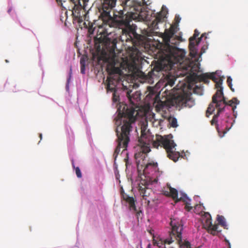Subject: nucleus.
<instances>
[{
    "label": "nucleus",
    "instance_id": "1",
    "mask_svg": "<svg viewBox=\"0 0 248 248\" xmlns=\"http://www.w3.org/2000/svg\"><path fill=\"white\" fill-rule=\"evenodd\" d=\"M153 138L149 130L147 129V126H142L141 128V136L139 139V145L140 146L141 149L140 152L135 154V157L138 169H139L140 166L141 169H143V172L145 173L156 172L158 170L157 162L146 161L145 159L147 156V154L151 151V144L156 148L159 146L163 147L166 151L167 157L174 162H176L181 156L180 153L176 151V144L173 140L169 138V135L164 137L156 135L155 140Z\"/></svg>",
    "mask_w": 248,
    "mask_h": 248
},
{
    "label": "nucleus",
    "instance_id": "2",
    "mask_svg": "<svg viewBox=\"0 0 248 248\" xmlns=\"http://www.w3.org/2000/svg\"><path fill=\"white\" fill-rule=\"evenodd\" d=\"M139 112L133 107L125 106L124 110H120L115 118L116 128L115 132L117 137V145L115 149L113 156L116 159L122 149V153L127 150L130 141L129 135L132 131L133 125L136 121Z\"/></svg>",
    "mask_w": 248,
    "mask_h": 248
},
{
    "label": "nucleus",
    "instance_id": "3",
    "mask_svg": "<svg viewBox=\"0 0 248 248\" xmlns=\"http://www.w3.org/2000/svg\"><path fill=\"white\" fill-rule=\"evenodd\" d=\"M174 33L172 26L170 30L165 32L163 37L164 44L158 51L160 62L154 67L153 71L150 73L151 75L154 71H158L165 68V66H162V64L167 65V69H172L174 64L181 63L183 61L186 54V51L170 45V39Z\"/></svg>",
    "mask_w": 248,
    "mask_h": 248
},
{
    "label": "nucleus",
    "instance_id": "4",
    "mask_svg": "<svg viewBox=\"0 0 248 248\" xmlns=\"http://www.w3.org/2000/svg\"><path fill=\"white\" fill-rule=\"evenodd\" d=\"M176 78L174 76L168 75L166 78V83L165 87L162 89L165 90L163 93L168 97L172 106L176 107H188L191 108L195 105L194 100L191 97V94L183 89L174 88L169 90L166 88L170 86L172 87L174 84Z\"/></svg>",
    "mask_w": 248,
    "mask_h": 248
},
{
    "label": "nucleus",
    "instance_id": "5",
    "mask_svg": "<svg viewBox=\"0 0 248 248\" xmlns=\"http://www.w3.org/2000/svg\"><path fill=\"white\" fill-rule=\"evenodd\" d=\"M121 5L123 7V10L115 12L114 17L117 21L125 27L130 26V22L137 17L136 14L134 11L139 5V2L136 0H120Z\"/></svg>",
    "mask_w": 248,
    "mask_h": 248
},
{
    "label": "nucleus",
    "instance_id": "6",
    "mask_svg": "<svg viewBox=\"0 0 248 248\" xmlns=\"http://www.w3.org/2000/svg\"><path fill=\"white\" fill-rule=\"evenodd\" d=\"M239 103V101L235 97L227 101L224 96L223 87H221L217 90L215 94L212 96V102L209 105L206 112V116L208 117L214 113L216 108L217 109H219V108H222V112L224 111L227 105L232 107L234 112L236 108V105Z\"/></svg>",
    "mask_w": 248,
    "mask_h": 248
},
{
    "label": "nucleus",
    "instance_id": "7",
    "mask_svg": "<svg viewBox=\"0 0 248 248\" xmlns=\"http://www.w3.org/2000/svg\"><path fill=\"white\" fill-rule=\"evenodd\" d=\"M65 10L72 12V15L79 16V11L86 10L88 0H56Z\"/></svg>",
    "mask_w": 248,
    "mask_h": 248
},
{
    "label": "nucleus",
    "instance_id": "8",
    "mask_svg": "<svg viewBox=\"0 0 248 248\" xmlns=\"http://www.w3.org/2000/svg\"><path fill=\"white\" fill-rule=\"evenodd\" d=\"M117 0H104L102 3V12L101 14L104 25L113 26V18L110 15V11L115 7Z\"/></svg>",
    "mask_w": 248,
    "mask_h": 248
},
{
    "label": "nucleus",
    "instance_id": "9",
    "mask_svg": "<svg viewBox=\"0 0 248 248\" xmlns=\"http://www.w3.org/2000/svg\"><path fill=\"white\" fill-rule=\"evenodd\" d=\"M170 225L176 232L174 233L173 239L174 241H177L180 248H191L190 243L188 241L184 240L183 241L182 231L183 227L181 221H178L175 219H171Z\"/></svg>",
    "mask_w": 248,
    "mask_h": 248
},
{
    "label": "nucleus",
    "instance_id": "10",
    "mask_svg": "<svg viewBox=\"0 0 248 248\" xmlns=\"http://www.w3.org/2000/svg\"><path fill=\"white\" fill-rule=\"evenodd\" d=\"M108 33L105 27L104 29H102V31L99 34H97L94 37L95 43V44H104L106 47L110 49V53H115L117 41L115 39L111 40L108 37Z\"/></svg>",
    "mask_w": 248,
    "mask_h": 248
},
{
    "label": "nucleus",
    "instance_id": "11",
    "mask_svg": "<svg viewBox=\"0 0 248 248\" xmlns=\"http://www.w3.org/2000/svg\"><path fill=\"white\" fill-rule=\"evenodd\" d=\"M199 34L200 32L197 29H196L194 31V33L193 35L189 39V49L190 51L189 54L192 58H195L197 55L198 49L197 47L200 43L202 38L206 35V33L202 34L200 38H198L197 40H196V38L199 35Z\"/></svg>",
    "mask_w": 248,
    "mask_h": 248
},
{
    "label": "nucleus",
    "instance_id": "12",
    "mask_svg": "<svg viewBox=\"0 0 248 248\" xmlns=\"http://www.w3.org/2000/svg\"><path fill=\"white\" fill-rule=\"evenodd\" d=\"M200 80L204 82L205 83H208L209 79H212L216 83V88L220 89L222 87L223 78L221 77H217L214 73L203 74L199 76Z\"/></svg>",
    "mask_w": 248,
    "mask_h": 248
},
{
    "label": "nucleus",
    "instance_id": "13",
    "mask_svg": "<svg viewBox=\"0 0 248 248\" xmlns=\"http://www.w3.org/2000/svg\"><path fill=\"white\" fill-rule=\"evenodd\" d=\"M204 216L206 218L204 226L206 228L209 233H210L213 235H217L218 232H220L221 231L217 230L218 225L215 224L213 225L212 223V219L211 215L208 213H205Z\"/></svg>",
    "mask_w": 248,
    "mask_h": 248
},
{
    "label": "nucleus",
    "instance_id": "14",
    "mask_svg": "<svg viewBox=\"0 0 248 248\" xmlns=\"http://www.w3.org/2000/svg\"><path fill=\"white\" fill-rule=\"evenodd\" d=\"M119 77L117 75L113 77L108 78L107 79L108 83L107 85V90L108 92H113V98L114 101H117L116 98L115 92L116 91V87L119 81Z\"/></svg>",
    "mask_w": 248,
    "mask_h": 248
},
{
    "label": "nucleus",
    "instance_id": "15",
    "mask_svg": "<svg viewBox=\"0 0 248 248\" xmlns=\"http://www.w3.org/2000/svg\"><path fill=\"white\" fill-rule=\"evenodd\" d=\"M176 232L173 229V227H171V231L170 232V236L169 238L165 239L164 240L160 239L159 241H154V245H156L159 248H166L165 247L166 244H170L174 241V240L173 239V236L174 235V233Z\"/></svg>",
    "mask_w": 248,
    "mask_h": 248
},
{
    "label": "nucleus",
    "instance_id": "16",
    "mask_svg": "<svg viewBox=\"0 0 248 248\" xmlns=\"http://www.w3.org/2000/svg\"><path fill=\"white\" fill-rule=\"evenodd\" d=\"M148 185V182L145 180L141 179L139 184L138 187L140 194L142 197L143 199L147 201L148 204H149L150 201L147 199V197L149 195V193L147 192V191L149 190L147 188Z\"/></svg>",
    "mask_w": 248,
    "mask_h": 248
},
{
    "label": "nucleus",
    "instance_id": "17",
    "mask_svg": "<svg viewBox=\"0 0 248 248\" xmlns=\"http://www.w3.org/2000/svg\"><path fill=\"white\" fill-rule=\"evenodd\" d=\"M124 200L125 201L129 203V208L130 210H134L136 211V207L135 206V200L132 197L129 196L126 193H123L121 195Z\"/></svg>",
    "mask_w": 248,
    "mask_h": 248
},
{
    "label": "nucleus",
    "instance_id": "18",
    "mask_svg": "<svg viewBox=\"0 0 248 248\" xmlns=\"http://www.w3.org/2000/svg\"><path fill=\"white\" fill-rule=\"evenodd\" d=\"M164 17L162 14L160 12L157 14L154 20L152 21L150 27L154 30H157L158 29V24L159 22H162Z\"/></svg>",
    "mask_w": 248,
    "mask_h": 248
},
{
    "label": "nucleus",
    "instance_id": "19",
    "mask_svg": "<svg viewBox=\"0 0 248 248\" xmlns=\"http://www.w3.org/2000/svg\"><path fill=\"white\" fill-rule=\"evenodd\" d=\"M180 195L181 197L179 198V200H181V201L185 202L186 210L187 211H190L192 209V207L190 206L191 200L184 193H181Z\"/></svg>",
    "mask_w": 248,
    "mask_h": 248
},
{
    "label": "nucleus",
    "instance_id": "20",
    "mask_svg": "<svg viewBox=\"0 0 248 248\" xmlns=\"http://www.w3.org/2000/svg\"><path fill=\"white\" fill-rule=\"evenodd\" d=\"M169 190L170 192L167 195L171 197L176 202L181 201L178 197V191L175 188L170 187Z\"/></svg>",
    "mask_w": 248,
    "mask_h": 248
},
{
    "label": "nucleus",
    "instance_id": "21",
    "mask_svg": "<svg viewBox=\"0 0 248 248\" xmlns=\"http://www.w3.org/2000/svg\"><path fill=\"white\" fill-rule=\"evenodd\" d=\"M222 112V108H219V109H217V113L215 114L213 117L212 120L211 121V125L216 124H217L218 121V118L220 115V114Z\"/></svg>",
    "mask_w": 248,
    "mask_h": 248
},
{
    "label": "nucleus",
    "instance_id": "22",
    "mask_svg": "<svg viewBox=\"0 0 248 248\" xmlns=\"http://www.w3.org/2000/svg\"><path fill=\"white\" fill-rule=\"evenodd\" d=\"M217 220L218 221V223L221 226L224 227V228L227 226L225 219L222 216L218 215L217 217Z\"/></svg>",
    "mask_w": 248,
    "mask_h": 248
},
{
    "label": "nucleus",
    "instance_id": "23",
    "mask_svg": "<svg viewBox=\"0 0 248 248\" xmlns=\"http://www.w3.org/2000/svg\"><path fill=\"white\" fill-rule=\"evenodd\" d=\"M121 72V70L119 67H116L114 66L112 67L110 74L120 75Z\"/></svg>",
    "mask_w": 248,
    "mask_h": 248
},
{
    "label": "nucleus",
    "instance_id": "24",
    "mask_svg": "<svg viewBox=\"0 0 248 248\" xmlns=\"http://www.w3.org/2000/svg\"><path fill=\"white\" fill-rule=\"evenodd\" d=\"M232 78L230 77H228L227 79V82L228 85L230 88L232 92H234V89H233L232 88Z\"/></svg>",
    "mask_w": 248,
    "mask_h": 248
},
{
    "label": "nucleus",
    "instance_id": "25",
    "mask_svg": "<svg viewBox=\"0 0 248 248\" xmlns=\"http://www.w3.org/2000/svg\"><path fill=\"white\" fill-rule=\"evenodd\" d=\"M89 27H88V33L90 35L93 34V33L94 28L93 27V24L91 23L90 25V23H89Z\"/></svg>",
    "mask_w": 248,
    "mask_h": 248
},
{
    "label": "nucleus",
    "instance_id": "26",
    "mask_svg": "<svg viewBox=\"0 0 248 248\" xmlns=\"http://www.w3.org/2000/svg\"><path fill=\"white\" fill-rule=\"evenodd\" d=\"M76 173L78 178H81L82 177V174L79 167L75 168Z\"/></svg>",
    "mask_w": 248,
    "mask_h": 248
},
{
    "label": "nucleus",
    "instance_id": "27",
    "mask_svg": "<svg viewBox=\"0 0 248 248\" xmlns=\"http://www.w3.org/2000/svg\"><path fill=\"white\" fill-rule=\"evenodd\" d=\"M177 120L175 118H173L170 122V125L172 127H177Z\"/></svg>",
    "mask_w": 248,
    "mask_h": 248
},
{
    "label": "nucleus",
    "instance_id": "28",
    "mask_svg": "<svg viewBox=\"0 0 248 248\" xmlns=\"http://www.w3.org/2000/svg\"><path fill=\"white\" fill-rule=\"evenodd\" d=\"M126 157L124 158V162L125 163V166L126 168H128V167L131 165V163L130 162L128 157V154L126 153Z\"/></svg>",
    "mask_w": 248,
    "mask_h": 248
},
{
    "label": "nucleus",
    "instance_id": "29",
    "mask_svg": "<svg viewBox=\"0 0 248 248\" xmlns=\"http://www.w3.org/2000/svg\"><path fill=\"white\" fill-rule=\"evenodd\" d=\"M131 93V91H127V93H126V96L128 97V99L129 100L130 103L131 104H134V102L132 101V97L130 95Z\"/></svg>",
    "mask_w": 248,
    "mask_h": 248
},
{
    "label": "nucleus",
    "instance_id": "30",
    "mask_svg": "<svg viewBox=\"0 0 248 248\" xmlns=\"http://www.w3.org/2000/svg\"><path fill=\"white\" fill-rule=\"evenodd\" d=\"M135 213H136V216L137 217V218L139 219L141 215L142 214V212L141 210H138L136 209V211H135L134 210H133Z\"/></svg>",
    "mask_w": 248,
    "mask_h": 248
},
{
    "label": "nucleus",
    "instance_id": "31",
    "mask_svg": "<svg viewBox=\"0 0 248 248\" xmlns=\"http://www.w3.org/2000/svg\"><path fill=\"white\" fill-rule=\"evenodd\" d=\"M181 19V18L179 15H176L175 18H174L175 24L176 25L178 24V23L180 22Z\"/></svg>",
    "mask_w": 248,
    "mask_h": 248
},
{
    "label": "nucleus",
    "instance_id": "32",
    "mask_svg": "<svg viewBox=\"0 0 248 248\" xmlns=\"http://www.w3.org/2000/svg\"><path fill=\"white\" fill-rule=\"evenodd\" d=\"M80 11H79V16H76V15H73V16L75 17V18H78V23H81L82 21V17L80 14Z\"/></svg>",
    "mask_w": 248,
    "mask_h": 248
},
{
    "label": "nucleus",
    "instance_id": "33",
    "mask_svg": "<svg viewBox=\"0 0 248 248\" xmlns=\"http://www.w3.org/2000/svg\"><path fill=\"white\" fill-rule=\"evenodd\" d=\"M162 66H165V68H164V69H161V70H159V71H162V70H165V71H166V70H172V69H167V65H166L162 64ZM177 66H178V65H177V66H175L174 65V67H173V68H172V69H174V68H176ZM158 72H159V71H158Z\"/></svg>",
    "mask_w": 248,
    "mask_h": 248
},
{
    "label": "nucleus",
    "instance_id": "34",
    "mask_svg": "<svg viewBox=\"0 0 248 248\" xmlns=\"http://www.w3.org/2000/svg\"><path fill=\"white\" fill-rule=\"evenodd\" d=\"M164 107V105H163V102H161L160 104H158L157 106V108L159 109H163Z\"/></svg>",
    "mask_w": 248,
    "mask_h": 248
},
{
    "label": "nucleus",
    "instance_id": "35",
    "mask_svg": "<svg viewBox=\"0 0 248 248\" xmlns=\"http://www.w3.org/2000/svg\"><path fill=\"white\" fill-rule=\"evenodd\" d=\"M85 65H83L81 66L80 71L82 74L85 73Z\"/></svg>",
    "mask_w": 248,
    "mask_h": 248
},
{
    "label": "nucleus",
    "instance_id": "36",
    "mask_svg": "<svg viewBox=\"0 0 248 248\" xmlns=\"http://www.w3.org/2000/svg\"><path fill=\"white\" fill-rule=\"evenodd\" d=\"M80 63L81 66L83 65H83L85 66V61L84 60H83V59H81Z\"/></svg>",
    "mask_w": 248,
    "mask_h": 248
},
{
    "label": "nucleus",
    "instance_id": "37",
    "mask_svg": "<svg viewBox=\"0 0 248 248\" xmlns=\"http://www.w3.org/2000/svg\"><path fill=\"white\" fill-rule=\"evenodd\" d=\"M230 128H231V127L228 128V126H227L226 127V130H226V131H224V132H223V134L222 135H220V137H222L224 135V134H225V133H226L228 131H229V129H230Z\"/></svg>",
    "mask_w": 248,
    "mask_h": 248
},
{
    "label": "nucleus",
    "instance_id": "38",
    "mask_svg": "<svg viewBox=\"0 0 248 248\" xmlns=\"http://www.w3.org/2000/svg\"><path fill=\"white\" fill-rule=\"evenodd\" d=\"M225 241L227 243L228 246V248H231V244L229 242V240L225 239Z\"/></svg>",
    "mask_w": 248,
    "mask_h": 248
},
{
    "label": "nucleus",
    "instance_id": "39",
    "mask_svg": "<svg viewBox=\"0 0 248 248\" xmlns=\"http://www.w3.org/2000/svg\"><path fill=\"white\" fill-rule=\"evenodd\" d=\"M123 193H125L124 192V190L123 189V188L122 187L121 188V194L122 195V194Z\"/></svg>",
    "mask_w": 248,
    "mask_h": 248
},
{
    "label": "nucleus",
    "instance_id": "40",
    "mask_svg": "<svg viewBox=\"0 0 248 248\" xmlns=\"http://www.w3.org/2000/svg\"><path fill=\"white\" fill-rule=\"evenodd\" d=\"M147 248H151V245L150 244H149L147 246Z\"/></svg>",
    "mask_w": 248,
    "mask_h": 248
},
{
    "label": "nucleus",
    "instance_id": "41",
    "mask_svg": "<svg viewBox=\"0 0 248 248\" xmlns=\"http://www.w3.org/2000/svg\"><path fill=\"white\" fill-rule=\"evenodd\" d=\"M201 51H202V53H204V52H205V50H204V49H203V47H202V50H201Z\"/></svg>",
    "mask_w": 248,
    "mask_h": 248
},
{
    "label": "nucleus",
    "instance_id": "42",
    "mask_svg": "<svg viewBox=\"0 0 248 248\" xmlns=\"http://www.w3.org/2000/svg\"><path fill=\"white\" fill-rule=\"evenodd\" d=\"M39 137H40V139H41H41H42V134H40V135H39Z\"/></svg>",
    "mask_w": 248,
    "mask_h": 248
},
{
    "label": "nucleus",
    "instance_id": "43",
    "mask_svg": "<svg viewBox=\"0 0 248 248\" xmlns=\"http://www.w3.org/2000/svg\"><path fill=\"white\" fill-rule=\"evenodd\" d=\"M5 62H8V60H5Z\"/></svg>",
    "mask_w": 248,
    "mask_h": 248
},
{
    "label": "nucleus",
    "instance_id": "44",
    "mask_svg": "<svg viewBox=\"0 0 248 248\" xmlns=\"http://www.w3.org/2000/svg\"><path fill=\"white\" fill-rule=\"evenodd\" d=\"M11 12V10H8V12Z\"/></svg>",
    "mask_w": 248,
    "mask_h": 248
},
{
    "label": "nucleus",
    "instance_id": "45",
    "mask_svg": "<svg viewBox=\"0 0 248 248\" xmlns=\"http://www.w3.org/2000/svg\"><path fill=\"white\" fill-rule=\"evenodd\" d=\"M11 12V10H8V12Z\"/></svg>",
    "mask_w": 248,
    "mask_h": 248
},
{
    "label": "nucleus",
    "instance_id": "46",
    "mask_svg": "<svg viewBox=\"0 0 248 248\" xmlns=\"http://www.w3.org/2000/svg\"><path fill=\"white\" fill-rule=\"evenodd\" d=\"M73 166L75 168V166H74V165L73 163Z\"/></svg>",
    "mask_w": 248,
    "mask_h": 248
}]
</instances>
